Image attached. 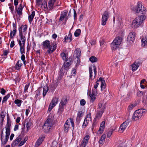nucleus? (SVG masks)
<instances>
[{"label":"nucleus","mask_w":147,"mask_h":147,"mask_svg":"<svg viewBox=\"0 0 147 147\" xmlns=\"http://www.w3.org/2000/svg\"><path fill=\"white\" fill-rule=\"evenodd\" d=\"M129 122L128 121H125L122 123L120 126L119 129L123 132L128 125Z\"/></svg>","instance_id":"obj_20"},{"label":"nucleus","mask_w":147,"mask_h":147,"mask_svg":"<svg viewBox=\"0 0 147 147\" xmlns=\"http://www.w3.org/2000/svg\"><path fill=\"white\" fill-rule=\"evenodd\" d=\"M41 7L44 9H48L47 6V3L46 1H44L43 2L41 5Z\"/></svg>","instance_id":"obj_44"},{"label":"nucleus","mask_w":147,"mask_h":147,"mask_svg":"<svg viewBox=\"0 0 147 147\" xmlns=\"http://www.w3.org/2000/svg\"><path fill=\"white\" fill-rule=\"evenodd\" d=\"M137 96L138 97H141L144 95V92L140 91H138L137 94Z\"/></svg>","instance_id":"obj_49"},{"label":"nucleus","mask_w":147,"mask_h":147,"mask_svg":"<svg viewBox=\"0 0 147 147\" xmlns=\"http://www.w3.org/2000/svg\"><path fill=\"white\" fill-rule=\"evenodd\" d=\"M109 13L108 11H105L103 14L102 18L101 24L103 26L105 25L109 17Z\"/></svg>","instance_id":"obj_11"},{"label":"nucleus","mask_w":147,"mask_h":147,"mask_svg":"<svg viewBox=\"0 0 147 147\" xmlns=\"http://www.w3.org/2000/svg\"><path fill=\"white\" fill-rule=\"evenodd\" d=\"M51 117L49 116L45 122L43 126L44 131L45 133H49L53 125V121L51 119Z\"/></svg>","instance_id":"obj_1"},{"label":"nucleus","mask_w":147,"mask_h":147,"mask_svg":"<svg viewBox=\"0 0 147 147\" xmlns=\"http://www.w3.org/2000/svg\"><path fill=\"white\" fill-rule=\"evenodd\" d=\"M146 18L144 15H141L136 18L132 23V27L134 28H138Z\"/></svg>","instance_id":"obj_3"},{"label":"nucleus","mask_w":147,"mask_h":147,"mask_svg":"<svg viewBox=\"0 0 147 147\" xmlns=\"http://www.w3.org/2000/svg\"><path fill=\"white\" fill-rule=\"evenodd\" d=\"M134 10L136 13L143 15L145 14L146 12V8L143 6L141 3L140 2L137 3Z\"/></svg>","instance_id":"obj_4"},{"label":"nucleus","mask_w":147,"mask_h":147,"mask_svg":"<svg viewBox=\"0 0 147 147\" xmlns=\"http://www.w3.org/2000/svg\"><path fill=\"white\" fill-rule=\"evenodd\" d=\"M105 109V104H103L101 102H100L98 104V107L97 109V111H101L104 112Z\"/></svg>","instance_id":"obj_23"},{"label":"nucleus","mask_w":147,"mask_h":147,"mask_svg":"<svg viewBox=\"0 0 147 147\" xmlns=\"http://www.w3.org/2000/svg\"><path fill=\"white\" fill-rule=\"evenodd\" d=\"M70 123L71 124L73 129H74V121L72 118H70L67 120L64 125V131L65 133H67L69 130Z\"/></svg>","instance_id":"obj_7"},{"label":"nucleus","mask_w":147,"mask_h":147,"mask_svg":"<svg viewBox=\"0 0 147 147\" xmlns=\"http://www.w3.org/2000/svg\"><path fill=\"white\" fill-rule=\"evenodd\" d=\"M92 118L91 116V113L90 112L88 114H87L84 119V121L82 125L83 128H85L88 125L89 121H91Z\"/></svg>","instance_id":"obj_10"},{"label":"nucleus","mask_w":147,"mask_h":147,"mask_svg":"<svg viewBox=\"0 0 147 147\" xmlns=\"http://www.w3.org/2000/svg\"><path fill=\"white\" fill-rule=\"evenodd\" d=\"M60 56L63 60L64 61L68 58H67V56L66 54L63 52L61 53Z\"/></svg>","instance_id":"obj_46"},{"label":"nucleus","mask_w":147,"mask_h":147,"mask_svg":"<svg viewBox=\"0 0 147 147\" xmlns=\"http://www.w3.org/2000/svg\"><path fill=\"white\" fill-rule=\"evenodd\" d=\"M98 121L96 120V119H94L93 120V123L92 124V131H93L94 129L96 128V125L98 123Z\"/></svg>","instance_id":"obj_40"},{"label":"nucleus","mask_w":147,"mask_h":147,"mask_svg":"<svg viewBox=\"0 0 147 147\" xmlns=\"http://www.w3.org/2000/svg\"><path fill=\"white\" fill-rule=\"evenodd\" d=\"M65 61L63 65L66 68V69H69V67L71 65L72 63V57H69L68 59L65 60Z\"/></svg>","instance_id":"obj_14"},{"label":"nucleus","mask_w":147,"mask_h":147,"mask_svg":"<svg viewBox=\"0 0 147 147\" xmlns=\"http://www.w3.org/2000/svg\"><path fill=\"white\" fill-rule=\"evenodd\" d=\"M49 88L47 86H45L43 88V96L44 97L49 90Z\"/></svg>","instance_id":"obj_42"},{"label":"nucleus","mask_w":147,"mask_h":147,"mask_svg":"<svg viewBox=\"0 0 147 147\" xmlns=\"http://www.w3.org/2000/svg\"><path fill=\"white\" fill-rule=\"evenodd\" d=\"M89 69L90 74L89 79L92 80L95 78L97 74V71L95 66H93V68L92 67H90L89 68Z\"/></svg>","instance_id":"obj_8"},{"label":"nucleus","mask_w":147,"mask_h":147,"mask_svg":"<svg viewBox=\"0 0 147 147\" xmlns=\"http://www.w3.org/2000/svg\"><path fill=\"white\" fill-rule=\"evenodd\" d=\"M83 113L82 111H79L78 112L77 114V119H78L81 117L82 116Z\"/></svg>","instance_id":"obj_50"},{"label":"nucleus","mask_w":147,"mask_h":147,"mask_svg":"<svg viewBox=\"0 0 147 147\" xmlns=\"http://www.w3.org/2000/svg\"><path fill=\"white\" fill-rule=\"evenodd\" d=\"M80 104L81 105H84L86 104L85 100L84 99L81 100L80 101Z\"/></svg>","instance_id":"obj_55"},{"label":"nucleus","mask_w":147,"mask_h":147,"mask_svg":"<svg viewBox=\"0 0 147 147\" xmlns=\"http://www.w3.org/2000/svg\"><path fill=\"white\" fill-rule=\"evenodd\" d=\"M32 124L31 122L30 121H28L27 123L26 124V127L27 128V131H28L29 129L30 128Z\"/></svg>","instance_id":"obj_48"},{"label":"nucleus","mask_w":147,"mask_h":147,"mask_svg":"<svg viewBox=\"0 0 147 147\" xmlns=\"http://www.w3.org/2000/svg\"><path fill=\"white\" fill-rule=\"evenodd\" d=\"M45 138V136L44 135H42L40 136L39 139L36 142V144L39 146Z\"/></svg>","instance_id":"obj_32"},{"label":"nucleus","mask_w":147,"mask_h":147,"mask_svg":"<svg viewBox=\"0 0 147 147\" xmlns=\"http://www.w3.org/2000/svg\"><path fill=\"white\" fill-rule=\"evenodd\" d=\"M15 45L14 41V40H12L10 43V47L11 48H12Z\"/></svg>","instance_id":"obj_61"},{"label":"nucleus","mask_w":147,"mask_h":147,"mask_svg":"<svg viewBox=\"0 0 147 147\" xmlns=\"http://www.w3.org/2000/svg\"><path fill=\"white\" fill-rule=\"evenodd\" d=\"M75 53L76 54V57L77 58L78 63H80V60L79 59L81 56V52L79 49H76L75 51Z\"/></svg>","instance_id":"obj_33"},{"label":"nucleus","mask_w":147,"mask_h":147,"mask_svg":"<svg viewBox=\"0 0 147 147\" xmlns=\"http://www.w3.org/2000/svg\"><path fill=\"white\" fill-rule=\"evenodd\" d=\"M35 16V11H32L31 15H29L28 16V20L30 24H31L32 21V20Z\"/></svg>","instance_id":"obj_36"},{"label":"nucleus","mask_w":147,"mask_h":147,"mask_svg":"<svg viewBox=\"0 0 147 147\" xmlns=\"http://www.w3.org/2000/svg\"><path fill=\"white\" fill-rule=\"evenodd\" d=\"M22 102L23 101L22 100L18 99H16L14 101V103L16 104L18 107H20V106Z\"/></svg>","instance_id":"obj_38"},{"label":"nucleus","mask_w":147,"mask_h":147,"mask_svg":"<svg viewBox=\"0 0 147 147\" xmlns=\"http://www.w3.org/2000/svg\"><path fill=\"white\" fill-rule=\"evenodd\" d=\"M146 113V110L145 109H141L135 111L133 115L132 119L133 120L136 121L140 119Z\"/></svg>","instance_id":"obj_2"},{"label":"nucleus","mask_w":147,"mask_h":147,"mask_svg":"<svg viewBox=\"0 0 147 147\" xmlns=\"http://www.w3.org/2000/svg\"><path fill=\"white\" fill-rule=\"evenodd\" d=\"M52 46H51V47L49 48H48L47 49H48V50L47 51V52L48 53L50 54L52 53L53 51H54L52 49Z\"/></svg>","instance_id":"obj_53"},{"label":"nucleus","mask_w":147,"mask_h":147,"mask_svg":"<svg viewBox=\"0 0 147 147\" xmlns=\"http://www.w3.org/2000/svg\"><path fill=\"white\" fill-rule=\"evenodd\" d=\"M29 86V84H26L25 85V88H24V92L26 93V91H27V90L28 89Z\"/></svg>","instance_id":"obj_58"},{"label":"nucleus","mask_w":147,"mask_h":147,"mask_svg":"<svg viewBox=\"0 0 147 147\" xmlns=\"http://www.w3.org/2000/svg\"><path fill=\"white\" fill-rule=\"evenodd\" d=\"M0 93L3 95H4L5 94V93L6 92V90L3 88H0Z\"/></svg>","instance_id":"obj_52"},{"label":"nucleus","mask_w":147,"mask_h":147,"mask_svg":"<svg viewBox=\"0 0 147 147\" xmlns=\"http://www.w3.org/2000/svg\"><path fill=\"white\" fill-rule=\"evenodd\" d=\"M90 138V137L89 135L85 136L81 141L80 147H85L88 143Z\"/></svg>","instance_id":"obj_13"},{"label":"nucleus","mask_w":147,"mask_h":147,"mask_svg":"<svg viewBox=\"0 0 147 147\" xmlns=\"http://www.w3.org/2000/svg\"><path fill=\"white\" fill-rule=\"evenodd\" d=\"M42 45L43 47L45 49H47L51 47L50 41L49 40H46L42 42Z\"/></svg>","instance_id":"obj_25"},{"label":"nucleus","mask_w":147,"mask_h":147,"mask_svg":"<svg viewBox=\"0 0 147 147\" xmlns=\"http://www.w3.org/2000/svg\"><path fill=\"white\" fill-rule=\"evenodd\" d=\"M40 95V92L39 91H37L36 92V95L35 96V98L37 100V99L38 98V97Z\"/></svg>","instance_id":"obj_56"},{"label":"nucleus","mask_w":147,"mask_h":147,"mask_svg":"<svg viewBox=\"0 0 147 147\" xmlns=\"http://www.w3.org/2000/svg\"><path fill=\"white\" fill-rule=\"evenodd\" d=\"M9 8L11 10V12L12 13H13V11H14V6L13 5H12V6L9 7Z\"/></svg>","instance_id":"obj_60"},{"label":"nucleus","mask_w":147,"mask_h":147,"mask_svg":"<svg viewBox=\"0 0 147 147\" xmlns=\"http://www.w3.org/2000/svg\"><path fill=\"white\" fill-rule=\"evenodd\" d=\"M20 40H18V42L20 47V51L21 54L25 53V43L26 39H20Z\"/></svg>","instance_id":"obj_9"},{"label":"nucleus","mask_w":147,"mask_h":147,"mask_svg":"<svg viewBox=\"0 0 147 147\" xmlns=\"http://www.w3.org/2000/svg\"><path fill=\"white\" fill-rule=\"evenodd\" d=\"M55 2V0H50L48 3V9L49 10H51L54 7V4Z\"/></svg>","instance_id":"obj_28"},{"label":"nucleus","mask_w":147,"mask_h":147,"mask_svg":"<svg viewBox=\"0 0 147 147\" xmlns=\"http://www.w3.org/2000/svg\"><path fill=\"white\" fill-rule=\"evenodd\" d=\"M57 83L52 82L49 86V89L51 90V92H53L57 87Z\"/></svg>","instance_id":"obj_27"},{"label":"nucleus","mask_w":147,"mask_h":147,"mask_svg":"<svg viewBox=\"0 0 147 147\" xmlns=\"http://www.w3.org/2000/svg\"><path fill=\"white\" fill-rule=\"evenodd\" d=\"M122 38L119 37H116L111 44V47L112 50L116 49L119 47L122 42Z\"/></svg>","instance_id":"obj_6"},{"label":"nucleus","mask_w":147,"mask_h":147,"mask_svg":"<svg viewBox=\"0 0 147 147\" xmlns=\"http://www.w3.org/2000/svg\"><path fill=\"white\" fill-rule=\"evenodd\" d=\"M114 131V130L112 129L110 130V131H109L107 135V137L108 138H109L111 135L112 134V133L113 131Z\"/></svg>","instance_id":"obj_54"},{"label":"nucleus","mask_w":147,"mask_h":147,"mask_svg":"<svg viewBox=\"0 0 147 147\" xmlns=\"http://www.w3.org/2000/svg\"><path fill=\"white\" fill-rule=\"evenodd\" d=\"M90 96L91 98V100L92 101H93L96 98V96L90 94Z\"/></svg>","instance_id":"obj_59"},{"label":"nucleus","mask_w":147,"mask_h":147,"mask_svg":"<svg viewBox=\"0 0 147 147\" xmlns=\"http://www.w3.org/2000/svg\"><path fill=\"white\" fill-rule=\"evenodd\" d=\"M10 94L9 93L3 97L2 102V104L5 103L6 101H7L8 99L10 97Z\"/></svg>","instance_id":"obj_41"},{"label":"nucleus","mask_w":147,"mask_h":147,"mask_svg":"<svg viewBox=\"0 0 147 147\" xmlns=\"http://www.w3.org/2000/svg\"><path fill=\"white\" fill-rule=\"evenodd\" d=\"M76 73V71L75 69H73L72 70L71 74L72 76H75Z\"/></svg>","instance_id":"obj_63"},{"label":"nucleus","mask_w":147,"mask_h":147,"mask_svg":"<svg viewBox=\"0 0 147 147\" xmlns=\"http://www.w3.org/2000/svg\"><path fill=\"white\" fill-rule=\"evenodd\" d=\"M135 36L136 33L135 32H130L127 38V40L133 42L135 39Z\"/></svg>","instance_id":"obj_19"},{"label":"nucleus","mask_w":147,"mask_h":147,"mask_svg":"<svg viewBox=\"0 0 147 147\" xmlns=\"http://www.w3.org/2000/svg\"><path fill=\"white\" fill-rule=\"evenodd\" d=\"M98 82H101V89L102 90L105 89V83L104 80L103 78L100 77L98 80Z\"/></svg>","instance_id":"obj_22"},{"label":"nucleus","mask_w":147,"mask_h":147,"mask_svg":"<svg viewBox=\"0 0 147 147\" xmlns=\"http://www.w3.org/2000/svg\"><path fill=\"white\" fill-rule=\"evenodd\" d=\"M105 138L106 135L105 134L102 135L99 141V143L101 144L102 145L105 142Z\"/></svg>","instance_id":"obj_39"},{"label":"nucleus","mask_w":147,"mask_h":147,"mask_svg":"<svg viewBox=\"0 0 147 147\" xmlns=\"http://www.w3.org/2000/svg\"><path fill=\"white\" fill-rule=\"evenodd\" d=\"M23 8L24 7L23 6L22 3H21L18 7L17 6L15 7L17 13L19 16H21L22 14V11Z\"/></svg>","instance_id":"obj_17"},{"label":"nucleus","mask_w":147,"mask_h":147,"mask_svg":"<svg viewBox=\"0 0 147 147\" xmlns=\"http://www.w3.org/2000/svg\"><path fill=\"white\" fill-rule=\"evenodd\" d=\"M17 32V30H13L10 32V37L11 38H13V37L15 36Z\"/></svg>","instance_id":"obj_43"},{"label":"nucleus","mask_w":147,"mask_h":147,"mask_svg":"<svg viewBox=\"0 0 147 147\" xmlns=\"http://www.w3.org/2000/svg\"><path fill=\"white\" fill-rule=\"evenodd\" d=\"M14 3L15 6H17L18 3V0H14Z\"/></svg>","instance_id":"obj_62"},{"label":"nucleus","mask_w":147,"mask_h":147,"mask_svg":"<svg viewBox=\"0 0 147 147\" xmlns=\"http://www.w3.org/2000/svg\"><path fill=\"white\" fill-rule=\"evenodd\" d=\"M21 140V138L20 137V136H19L15 140L13 141L11 145V147H15L18 144Z\"/></svg>","instance_id":"obj_21"},{"label":"nucleus","mask_w":147,"mask_h":147,"mask_svg":"<svg viewBox=\"0 0 147 147\" xmlns=\"http://www.w3.org/2000/svg\"><path fill=\"white\" fill-rule=\"evenodd\" d=\"M27 29V26L26 25H22L19 28V36L20 37V39H26L25 36L27 33L26 31Z\"/></svg>","instance_id":"obj_5"},{"label":"nucleus","mask_w":147,"mask_h":147,"mask_svg":"<svg viewBox=\"0 0 147 147\" xmlns=\"http://www.w3.org/2000/svg\"><path fill=\"white\" fill-rule=\"evenodd\" d=\"M136 105L135 104H131L128 107V109L129 111H131L132 109L133 108L136 106Z\"/></svg>","instance_id":"obj_51"},{"label":"nucleus","mask_w":147,"mask_h":147,"mask_svg":"<svg viewBox=\"0 0 147 147\" xmlns=\"http://www.w3.org/2000/svg\"><path fill=\"white\" fill-rule=\"evenodd\" d=\"M68 70V69H66V68L63 65L60 70L59 75L62 76L64 75L65 73L66 74L67 71Z\"/></svg>","instance_id":"obj_35"},{"label":"nucleus","mask_w":147,"mask_h":147,"mask_svg":"<svg viewBox=\"0 0 147 147\" xmlns=\"http://www.w3.org/2000/svg\"><path fill=\"white\" fill-rule=\"evenodd\" d=\"M59 98L58 97L53 98L50 103L48 109L49 111H51L52 109L59 102Z\"/></svg>","instance_id":"obj_12"},{"label":"nucleus","mask_w":147,"mask_h":147,"mask_svg":"<svg viewBox=\"0 0 147 147\" xmlns=\"http://www.w3.org/2000/svg\"><path fill=\"white\" fill-rule=\"evenodd\" d=\"M89 60L92 63L95 62L97 61V58L94 56H92L89 58Z\"/></svg>","instance_id":"obj_47"},{"label":"nucleus","mask_w":147,"mask_h":147,"mask_svg":"<svg viewBox=\"0 0 147 147\" xmlns=\"http://www.w3.org/2000/svg\"><path fill=\"white\" fill-rule=\"evenodd\" d=\"M81 32V30L80 29H77L75 32L74 35L75 36L78 37L80 35Z\"/></svg>","instance_id":"obj_45"},{"label":"nucleus","mask_w":147,"mask_h":147,"mask_svg":"<svg viewBox=\"0 0 147 147\" xmlns=\"http://www.w3.org/2000/svg\"><path fill=\"white\" fill-rule=\"evenodd\" d=\"M103 112L101 111H98L97 110V112L96 113V115L94 119L98 121V120L101 118Z\"/></svg>","instance_id":"obj_31"},{"label":"nucleus","mask_w":147,"mask_h":147,"mask_svg":"<svg viewBox=\"0 0 147 147\" xmlns=\"http://www.w3.org/2000/svg\"><path fill=\"white\" fill-rule=\"evenodd\" d=\"M22 63L21 60H18L14 66V68L16 70H19L22 65Z\"/></svg>","instance_id":"obj_29"},{"label":"nucleus","mask_w":147,"mask_h":147,"mask_svg":"<svg viewBox=\"0 0 147 147\" xmlns=\"http://www.w3.org/2000/svg\"><path fill=\"white\" fill-rule=\"evenodd\" d=\"M67 101V98L65 99H62L60 102L59 110L60 111H62L64 108V107Z\"/></svg>","instance_id":"obj_15"},{"label":"nucleus","mask_w":147,"mask_h":147,"mask_svg":"<svg viewBox=\"0 0 147 147\" xmlns=\"http://www.w3.org/2000/svg\"><path fill=\"white\" fill-rule=\"evenodd\" d=\"M100 46L103 47V45H104L105 41L104 39H101L100 40Z\"/></svg>","instance_id":"obj_57"},{"label":"nucleus","mask_w":147,"mask_h":147,"mask_svg":"<svg viewBox=\"0 0 147 147\" xmlns=\"http://www.w3.org/2000/svg\"><path fill=\"white\" fill-rule=\"evenodd\" d=\"M0 115L1 118H4L5 116V115L4 114V112L3 111L1 112Z\"/></svg>","instance_id":"obj_64"},{"label":"nucleus","mask_w":147,"mask_h":147,"mask_svg":"<svg viewBox=\"0 0 147 147\" xmlns=\"http://www.w3.org/2000/svg\"><path fill=\"white\" fill-rule=\"evenodd\" d=\"M11 124V121L9 116H7V123L5 126L6 132L10 133V127Z\"/></svg>","instance_id":"obj_18"},{"label":"nucleus","mask_w":147,"mask_h":147,"mask_svg":"<svg viewBox=\"0 0 147 147\" xmlns=\"http://www.w3.org/2000/svg\"><path fill=\"white\" fill-rule=\"evenodd\" d=\"M6 135L5 138H4L3 137H1V144L3 145H5L7 142L10 133L5 132Z\"/></svg>","instance_id":"obj_16"},{"label":"nucleus","mask_w":147,"mask_h":147,"mask_svg":"<svg viewBox=\"0 0 147 147\" xmlns=\"http://www.w3.org/2000/svg\"><path fill=\"white\" fill-rule=\"evenodd\" d=\"M105 125V122L103 121L100 124V126L99 129L98 131L100 134H102L104 129V127Z\"/></svg>","instance_id":"obj_34"},{"label":"nucleus","mask_w":147,"mask_h":147,"mask_svg":"<svg viewBox=\"0 0 147 147\" xmlns=\"http://www.w3.org/2000/svg\"><path fill=\"white\" fill-rule=\"evenodd\" d=\"M142 45L144 47L146 45L147 42V35L144 36L142 40Z\"/></svg>","instance_id":"obj_37"},{"label":"nucleus","mask_w":147,"mask_h":147,"mask_svg":"<svg viewBox=\"0 0 147 147\" xmlns=\"http://www.w3.org/2000/svg\"><path fill=\"white\" fill-rule=\"evenodd\" d=\"M140 66L139 62L135 61L131 65L132 70L133 71H136Z\"/></svg>","instance_id":"obj_26"},{"label":"nucleus","mask_w":147,"mask_h":147,"mask_svg":"<svg viewBox=\"0 0 147 147\" xmlns=\"http://www.w3.org/2000/svg\"><path fill=\"white\" fill-rule=\"evenodd\" d=\"M67 15V11H63L61 12V16L59 18L60 21L63 20L64 18H65Z\"/></svg>","instance_id":"obj_30"},{"label":"nucleus","mask_w":147,"mask_h":147,"mask_svg":"<svg viewBox=\"0 0 147 147\" xmlns=\"http://www.w3.org/2000/svg\"><path fill=\"white\" fill-rule=\"evenodd\" d=\"M72 35L70 33V32H69L68 36H66L64 39V42H70L72 40Z\"/></svg>","instance_id":"obj_24"}]
</instances>
